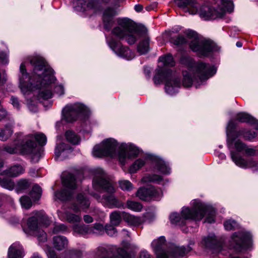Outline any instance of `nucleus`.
<instances>
[{"mask_svg": "<svg viewBox=\"0 0 258 258\" xmlns=\"http://www.w3.org/2000/svg\"><path fill=\"white\" fill-rule=\"evenodd\" d=\"M28 60L33 68V76L31 78L26 72L27 62L21 63L20 70L21 76L20 77V87L24 93L33 89H45L39 93L40 97L48 99L52 94L48 88L56 80L53 76V71L47 64L44 59L39 56H30Z\"/></svg>", "mask_w": 258, "mask_h": 258, "instance_id": "f257e3e1", "label": "nucleus"}, {"mask_svg": "<svg viewBox=\"0 0 258 258\" xmlns=\"http://www.w3.org/2000/svg\"><path fill=\"white\" fill-rule=\"evenodd\" d=\"M180 61L187 67V70L183 71L182 85L184 87H189L195 82L197 88L199 82L207 80L216 72L214 66L202 61L196 62L188 56H182Z\"/></svg>", "mask_w": 258, "mask_h": 258, "instance_id": "f03ea898", "label": "nucleus"}, {"mask_svg": "<svg viewBox=\"0 0 258 258\" xmlns=\"http://www.w3.org/2000/svg\"><path fill=\"white\" fill-rule=\"evenodd\" d=\"M92 184L95 189H101L108 193L102 196L97 193L91 194L98 202L102 203L104 206L110 208H124V204L113 195L116 191L113 182L109 179L102 169H98L96 170Z\"/></svg>", "mask_w": 258, "mask_h": 258, "instance_id": "7ed1b4c3", "label": "nucleus"}, {"mask_svg": "<svg viewBox=\"0 0 258 258\" xmlns=\"http://www.w3.org/2000/svg\"><path fill=\"white\" fill-rule=\"evenodd\" d=\"M192 209L188 207H183L181 215L177 213H173L170 215V220L172 224L182 226L185 224L187 219L201 220L206 214H207L205 222L212 223L215 222L214 217L216 214L215 209L200 200H194L191 202Z\"/></svg>", "mask_w": 258, "mask_h": 258, "instance_id": "20e7f679", "label": "nucleus"}, {"mask_svg": "<svg viewBox=\"0 0 258 258\" xmlns=\"http://www.w3.org/2000/svg\"><path fill=\"white\" fill-rule=\"evenodd\" d=\"M34 140L41 146L45 145L47 142L46 136L42 133H37L28 135L23 144L4 145L2 147V151L10 154L20 153L23 155H30L33 160L36 159L38 161L40 153Z\"/></svg>", "mask_w": 258, "mask_h": 258, "instance_id": "39448f33", "label": "nucleus"}, {"mask_svg": "<svg viewBox=\"0 0 258 258\" xmlns=\"http://www.w3.org/2000/svg\"><path fill=\"white\" fill-rule=\"evenodd\" d=\"M112 33L119 39H124L131 45L135 44L143 34L141 30L127 18L118 19L117 26L112 29Z\"/></svg>", "mask_w": 258, "mask_h": 258, "instance_id": "423d86ee", "label": "nucleus"}, {"mask_svg": "<svg viewBox=\"0 0 258 258\" xmlns=\"http://www.w3.org/2000/svg\"><path fill=\"white\" fill-rule=\"evenodd\" d=\"M90 205L89 199L84 194H80L77 197L76 203L69 208V210L66 211L64 213L58 211V216L61 219H65L70 223H79L81 220V217L78 213L81 210H87Z\"/></svg>", "mask_w": 258, "mask_h": 258, "instance_id": "0eeeda50", "label": "nucleus"}, {"mask_svg": "<svg viewBox=\"0 0 258 258\" xmlns=\"http://www.w3.org/2000/svg\"><path fill=\"white\" fill-rule=\"evenodd\" d=\"M190 40V48L200 56H208L211 52L217 50V47L212 41L199 38L197 33L192 30L185 32Z\"/></svg>", "mask_w": 258, "mask_h": 258, "instance_id": "6e6552de", "label": "nucleus"}, {"mask_svg": "<svg viewBox=\"0 0 258 258\" xmlns=\"http://www.w3.org/2000/svg\"><path fill=\"white\" fill-rule=\"evenodd\" d=\"M153 80L156 85L160 84L166 80L165 91L170 95L175 94L181 86L180 80L178 78L172 76L169 70L165 72L162 68H159L156 70Z\"/></svg>", "mask_w": 258, "mask_h": 258, "instance_id": "1a4fd4ad", "label": "nucleus"}, {"mask_svg": "<svg viewBox=\"0 0 258 258\" xmlns=\"http://www.w3.org/2000/svg\"><path fill=\"white\" fill-rule=\"evenodd\" d=\"M118 143L112 138L107 139L100 144L96 145L93 150V155L95 157H101L108 156L112 158L118 157L116 150Z\"/></svg>", "mask_w": 258, "mask_h": 258, "instance_id": "9d476101", "label": "nucleus"}, {"mask_svg": "<svg viewBox=\"0 0 258 258\" xmlns=\"http://www.w3.org/2000/svg\"><path fill=\"white\" fill-rule=\"evenodd\" d=\"M62 182L67 189L56 191L55 197L61 201L69 200L73 194L72 190L77 187L76 178L73 174L70 173H63L62 176Z\"/></svg>", "mask_w": 258, "mask_h": 258, "instance_id": "9b49d317", "label": "nucleus"}, {"mask_svg": "<svg viewBox=\"0 0 258 258\" xmlns=\"http://www.w3.org/2000/svg\"><path fill=\"white\" fill-rule=\"evenodd\" d=\"M88 108L81 103L67 105L62 110L63 118L67 122H73L81 115H86L89 113Z\"/></svg>", "mask_w": 258, "mask_h": 258, "instance_id": "f8f14e48", "label": "nucleus"}, {"mask_svg": "<svg viewBox=\"0 0 258 258\" xmlns=\"http://www.w3.org/2000/svg\"><path fill=\"white\" fill-rule=\"evenodd\" d=\"M223 10L220 12L217 10L208 7H203L200 12V16L205 20L215 19L223 16L226 11L231 12L234 9V5L231 0H221Z\"/></svg>", "mask_w": 258, "mask_h": 258, "instance_id": "ddd939ff", "label": "nucleus"}, {"mask_svg": "<svg viewBox=\"0 0 258 258\" xmlns=\"http://www.w3.org/2000/svg\"><path fill=\"white\" fill-rule=\"evenodd\" d=\"M39 219L35 215V212L28 219L27 227H23V231L28 235H35L40 241L44 242L47 239L46 234L44 231L39 229Z\"/></svg>", "mask_w": 258, "mask_h": 258, "instance_id": "4468645a", "label": "nucleus"}, {"mask_svg": "<svg viewBox=\"0 0 258 258\" xmlns=\"http://www.w3.org/2000/svg\"><path fill=\"white\" fill-rule=\"evenodd\" d=\"M118 149V158L122 164H125L127 159L135 158L139 154V150L131 144H121Z\"/></svg>", "mask_w": 258, "mask_h": 258, "instance_id": "2eb2a0df", "label": "nucleus"}, {"mask_svg": "<svg viewBox=\"0 0 258 258\" xmlns=\"http://www.w3.org/2000/svg\"><path fill=\"white\" fill-rule=\"evenodd\" d=\"M235 243L234 248L237 251L247 249L251 245V236L250 233L245 232L235 233L232 236Z\"/></svg>", "mask_w": 258, "mask_h": 258, "instance_id": "dca6fc26", "label": "nucleus"}, {"mask_svg": "<svg viewBox=\"0 0 258 258\" xmlns=\"http://www.w3.org/2000/svg\"><path fill=\"white\" fill-rule=\"evenodd\" d=\"M107 43L110 48L118 56L127 60L132 59L134 57V53L128 47L123 46L120 42L111 38L110 40H107Z\"/></svg>", "mask_w": 258, "mask_h": 258, "instance_id": "f3484780", "label": "nucleus"}, {"mask_svg": "<svg viewBox=\"0 0 258 258\" xmlns=\"http://www.w3.org/2000/svg\"><path fill=\"white\" fill-rule=\"evenodd\" d=\"M74 231L82 234L93 233L101 234L104 230L103 226L100 223H95L93 226H89L84 224L76 225L74 227Z\"/></svg>", "mask_w": 258, "mask_h": 258, "instance_id": "a211bd4d", "label": "nucleus"}, {"mask_svg": "<svg viewBox=\"0 0 258 258\" xmlns=\"http://www.w3.org/2000/svg\"><path fill=\"white\" fill-rule=\"evenodd\" d=\"M234 127V124L233 121L232 120H230L227 126V142L229 146L230 145V141L231 140V142H232L235 138L239 136L242 135L245 139L249 140L254 138L256 136V133L253 131H247L245 132L241 130L236 133L235 137H231L229 130L232 129Z\"/></svg>", "mask_w": 258, "mask_h": 258, "instance_id": "6ab92c4d", "label": "nucleus"}, {"mask_svg": "<svg viewBox=\"0 0 258 258\" xmlns=\"http://www.w3.org/2000/svg\"><path fill=\"white\" fill-rule=\"evenodd\" d=\"M176 3L179 7L191 15L197 14L200 7L196 0H177Z\"/></svg>", "mask_w": 258, "mask_h": 258, "instance_id": "aec40b11", "label": "nucleus"}, {"mask_svg": "<svg viewBox=\"0 0 258 258\" xmlns=\"http://www.w3.org/2000/svg\"><path fill=\"white\" fill-rule=\"evenodd\" d=\"M117 15L116 10L112 8L108 7L103 13L102 20L104 28L109 31L115 22L114 16Z\"/></svg>", "mask_w": 258, "mask_h": 258, "instance_id": "412c9836", "label": "nucleus"}, {"mask_svg": "<svg viewBox=\"0 0 258 258\" xmlns=\"http://www.w3.org/2000/svg\"><path fill=\"white\" fill-rule=\"evenodd\" d=\"M202 243L206 248L211 249L213 252H219L222 249L221 242L219 241L214 235L204 238Z\"/></svg>", "mask_w": 258, "mask_h": 258, "instance_id": "4be33fe9", "label": "nucleus"}, {"mask_svg": "<svg viewBox=\"0 0 258 258\" xmlns=\"http://www.w3.org/2000/svg\"><path fill=\"white\" fill-rule=\"evenodd\" d=\"M72 151L71 147L61 141L57 138L56 146L55 149V155L56 158L62 160L68 157V154Z\"/></svg>", "mask_w": 258, "mask_h": 258, "instance_id": "5701e85b", "label": "nucleus"}, {"mask_svg": "<svg viewBox=\"0 0 258 258\" xmlns=\"http://www.w3.org/2000/svg\"><path fill=\"white\" fill-rule=\"evenodd\" d=\"M231 157L235 164L241 168L254 167L257 164L255 161L252 160H245L243 158L241 157L238 153L234 151H231Z\"/></svg>", "mask_w": 258, "mask_h": 258, "instance_id": "b1692460", "label": "nucleus"}, {"mask_svg": "<svg viewBox=\"0 0 258 258\" xmlns=\"http://www.w3.org/2000/svg\"><path fill=\"white\" fill-rule=\"evenodd\" d=\"M165 238L161 236L158 239L154 240L151 246L157 254V258H169V255L162 250V248L165 243Z\"/></svg>", "mask_w": 258, "mask_h": 258, "instance_id": "393cba45", "label": "nucleus"}, {"mask_svg": "<svg viewBox=\"0 0 258 258\" xmlns=\"http://www.w3.org/2000/svg\"><path fill=\"white\" fill-rule=\"evenodd\" d=\"M24 255L23 248L19 243H14L8 249V258H23Z\"/></svg>", "mask_w": 258, "mask_h": 258, "instance_id": "a878e982", "label": "nucleus"}, {"mask_svg": "<svg viewBox=\"0 0 258 258\" xmlns=\"http://www.w3.org/2000/svg\"><path fill=\"white\" fill-rule=\"evenodd\" d=\"M24 171L25 169L21 165L15 164L1 172L0 175L15 177L23 174Z\"/></svg>", "mask_w": 258, "mask_h": 258, "instance_id": "bb28decb", "label": "nucleus"}, {"mask_svg": "<svg viewBox=\"0 0 258 258\" xmlns=\"http://www.w3.org/2000/svg\"><path fill=\"white\" fill-rule=\"evenodd\" d=\"M68 243L67 238L63 236L58 235L53 238V246L58 250L66 248L68 247Z\"/></svg>", "mask_w": 258, "mask_h": 258, "instance_id": "cd10ccee", "label": "nucleus"}, {"mask_svg": "<svg viewBox=\"0 0 258 258\" xmlns=\"http://www.w3.org/2000/svg\"><path fill=\"white\" fill-rule=\"evenodd\" d=\"M190 250L191 248L188 246L186 247L184 246L175 247L173 249L170 256L173 258H182Z\"/></svg>", "mask_w": 258, "mask_h": 258, "instance_id": "c85d7f7f", "label": "nucleus"}, {"mask_svg": "<svg viewBox=\"0 0 258 258\" xmlns=\"http://www.w3.org/2000/svg\"><path fill=\"white\" fill-rule=\"evenodd\" d=\"M122 214L124 220L130 225L138 226L142 223V221L139 217L135 216L124 212Z\"/></svg>", "mask_w": 258, "mask_h": 258, "instance_id": "c756f323", "label": "nucleus"}, {"mask_svg": "<svg viewBox=\"0 0 258 258\" xmlns=\"http://www.w3.org/2000/svg\"><path fill=\"white\" fill-rule=\"evenodd\" d=\"M236 117V119L241 122L256 124L258 122L255 118L245 112H239L237 113Z\"/></svg>", "mask_w": 258, "mask_h": 258, "instance_id": "7c9ffc66", "label": "nucleus"}, {"mask_svg": "<svg viewBox=\"0 0 258 258\" xmlns=\"http://www.w3.org/2000/svg\"><path fill=\"white\" fill-rule=\"evenodd\" d=\"M153 191V190L150 189V187L141 188L137 192V196L141 200L149 201L151 200L150 194Z\"/></svg>", "mask_w": 258, "mask_h": 258, "instance_id": "2f4dec72", "label": "nucleus"}, {"mask_svg": "<svg viewBox=\"0 0 258 258\" xmlns=\"http://www.w3.org/2000/svg\"><path fill=\"white\" fill-rule=\"evenodd\" d=\"M155 166L157 170L164 174H169L170 169L168 167L164 161L160 158L155 159Z\"/></svg>", "mask_w": 258, "mask_h": 258, "instance_id": "473e14b6", "label": "nucleus"}, {"mask_svg": "<svg viewBox=\"0 0 258 258\" xmlns=\"http://www.w3.org/2000/svg\"><path fill=\"white\" fill-rule=\"evenodd\" d=\"M13 133L12 125H6L5 128L0 129V140L2 141L7 140L11 136Z\"/></svg>", "mask_w": 258, "mask_h": 258, "instance_id": "72a5a7b5", "label": "nucleus"}, {"mask_svg": "<svg viewBox=\"0 0 258 258\" xmlns=\"http://www.w3.org/2000/svg\"><path fill=\"white\" fill-rule=\"evenodd\" d=\"M138 51L140 54L146 53L149 50V40L148 38L141 40L138 45Z\"/></svg>", "mask_w": 258, "mask_h": 258, "instance_id": "f704fd0d", "label": "nucleus"}, {"mask_svg": "<svg viewBox=\"0 0 258 258\" xmlns=\"http://www.w3.org/2000/svg\"><path fill=\"white\" fill-rule=\"evenodd\" d=\"M119 212V211H114L112 212L110 215V222L112 225L114 226H117L118 225L121 220V218H122V214L123 213Z\"/></svg>", "mask_w": 258, "mask_h": 258, "instance_id": "c9c22d12", "label": "nucleus"}, {"mask_svg": "<svg viewBox=\"0 0 258 258\" xmlns=\"http://www.w3.org/2000/svg\"><path fill=\"white\" fill-rule=\"evenodd\" d=\"M35 215L39 219V224L47 227L50 223V221L48 216L43 211L35 212Z\"/></svg>", "mask_w": 258, "mask_h": 258, "instance_id": "e433bc0d", "label": "nucleus"}, {"mask_svg": "<svg viewBox=\"0 0 258 258\" xmlns=\"http://www.w3.org/2000/svg\"><path fill=\"white\" fill-rule=\"evenodd\" d=\"M144 159H138L131 165L129 168L131 173H135L145 164Z\"/></svg>", "mask_w": 258, "mask_h": 258, "instance_id": "4c0bfd02", "label": "nucleus"}, {"mask_svg": "<svg viewBox=\"0 0 258 258\" xmlns=\"http://www.w3.org/2000/svg\"><path fill=\"white\" fill-rule=\"evenodd\" d=\"M159 61L162 62L164 66L172 67L175 64L172 56L169 54L160 57Z\"/></svg>", "mask_w": 258, "mask_h": 258, "instance_id": "58836bf2", "label": "nucleus"}, {"mask_svg": "<svg viewBox=\"0 0 258 258\" xmlns=\"http://www.w3.org/2000/svg\"><path fill=\"white\" fill-rule=\"evenodd\" d=\"M65 135L67 140L73 144H78L80 142L79 137L73 131H67Z\"/></svg>", "mask_w": 258, "mask_h": 258, "instance_id": "ea45409f", "label": "nucleus"}, {"mask_svg": "<svg viewBox=\"0 0 258 258\" xmlns=\"http://www.w3.org/2000/svg\"><path fill=\"white\" fill-rule=\"evenodd\" d=\"M42 189L38 185H34L30 192V196L34 200H38L41 198Z\"/></svg>", "mask_w": 258, "mask_h": 258, "instance_id": "a19ab883", "label": "nucleus"}, {"mask_svg": "<svg viewBox=\"0 0 258 258\" xmlns=\"http://www.w3.org/2000/svg\"><path fill=\"white\" fill-rule=\"evenodd\" d=\"M126 206L128 209L135 212L141 211L143 207L140 203L132 201H127L126 202Z\"/></svg>", "mask_w": 258, "mask_h": 258, "instance_id": "79ce46f5", "label": "nucleus"}, {"mask_svg": "<svg viewBox=\"0 0 258 258\" xmlns=\"http://www.w3.org/2000/svg\"><path fill=\"white\" fill-rule=\"evenodd\" d=\"M162 180V177L158 175H148L142 178V181L145 182H154L159 183Z\"/></svg>", "mask_w": 258, "mask_h": 258, "instance_id": "37998d69", "label": "nucleus"}, {"mask_svg": "<svg viewBox=\"0 0 258 258\" xmlns=\"http://www.w3.org/2000/svg\"><path fill=\"white\" fill-rule=\"evenodd\" d=\"M150 189L153 190V192L150 194L151 200H159L162 196L163 193L161 189L159 188L150 187Z\"/></svg>", "mask_w": 258, "mask_h": 258, "instance_id": "c03bdc74", "label": "nucleus"}, {"mask_svg": "<svg viewBox=\"0 0 258 258\" xmlns=\"http://www.w3.org/2000/svg\"><path fill=\"white\" fill-rule=\"evenodd\" d=\"M120 188L123 190H131L133 188L132 183L127 180H120L118 181Z\"/></svg>", "mask_w": 258, "mask_h": 258, "instance_id": "a18cd8bd", "label": "nucleus"}, {"mask_svg": "<svg viewBox=\"0 0 258 258\" xmlns=\"http://www.w3.org/2000/svg\"><path fill=\"white\" fill-rule=\"evenodd\" d=\"M20 201L22 207L26 209H29L32 206L31 200L28 196L22 197L20 199Z\"/></svg>", "mask_w": 258, "mask_h": 258, "instance_id": "49530a36", "label": "nucleus"}, {"mask_svg": "<svg viewBox=\"0 0 258 258\" xmlns=\"http://www.w3.org/2000/svg\"><path fill=\"white\" fill-rule=\"evenodd\" d=\"M224 226L226 230H233L238 226V225L235 221L229 219L224 222Z\"/></svg>", "mask_w": 258, "mask_h": 258, "instance_id": "de8ad7c7", "label": "nucleus"}, {"mask_svg": "<svg viewBox=\"0 0 258 258\" xmlns=\"http://www.w3.org/2000/svg\"><path fill=\"white\" fill-rule=\"evenodd\" d=\"M171 42L176 45H180L185 43L187 41L186 39L181 35L173 37L171 39Z\"/></svg>", "mask_w": 258, "mask_h": 258, "instance_id": "09e8293b", "label": "nucleus"}, {"mask_svg": "<svg viewBox=\"0 0 258 258\" xmlns=\"http://www.w3.org/2000/svg\"><path fill=\"white\" fill-rule=\"evenodd\" d=\"M76 5L78 7H80L83 10H86V8L91 9L93 8V3L89 2L86 4L87 0H75Z\"/></svg>", "mask_w": 258, "mask_h": 258, "instance_id": "8fccbe9b", "label": "nucleus"}, {"mask_svg": "<svg viewBox=\"0 0 258 258\" xmlns=\"http://www.w3.org/2000/svg\"><path fill=\"white\" fill-rule=\"evenodd\" d=\"M29 186V183L27 180L25 179H20L18 181L17 189L18 191L27 189Z\"/></svg>", "mask_w": 258, "mask_h": 258, "instance_id": "3c124183", "label": "nucleus"}, {"mask_svg": "<svg viewBox=\"0 0 258 258\" xmlns=\"http://www.w3.org/2000/svg\"><path fill=\"white\" fill-rule=\"evenodd\" d=\"M234 146L238 152H242L244 151L246 145L240 140H237L235 142Z\"/></svg>", "mask_w": 258, "mask_h": 258, "instance_id": "603ef678", "label": "nucleus"}, {"mask_svg": "<svg viewBox=\"0 0 258 258\" xmlns=\"http://www.w3.org/2000/svg\"><path fill=\"white\" fill-rule=\"evenodd\" d=\"M104 229L107 234L110 236H113L116 233V229L112 225H106Z\"/></svg>", "mask_w": 258, "mask_h": 258, "instance_id": "864d4df0", "label": "nucleus"}, {"mask_svg": "<svg viewBox=\"0 0 258 258\" xmlns=\"http://www.w3.org/2000/svg\"><path fill=\"white\" fill-rule=\"evenodd\" d=\"M67 229V226L64 224H59L56 225L53 228V233H58L60 232H62L66 231Z\"/></svg>", "mask_w": 258, "mask_h": 258, "instance_id": "5fc2aeb1", "label": "nucleus"}, {"mask_svg": "<svg viewBox=\"0 0 258 258\" xmlns=\"http://www.w3.org/2000/svg\"><path fill=\"white\" fill-rule=\"evenodd\" d=\"M54 91L59 95H61L64 94V88L61 85H56L55 86Z\"/></svg>", "mask_w": 258, "mask_h": 258, "instance_id": "6e6d98bb", "label": "nucleus"}, {"mask_svg": "<svg viewBox=\"0 0 258 258\" xmlns=\"http://www.w3.org/2000/svg\"><path fill=\"white\" fill-rule=\"evenodd\" d=\"M246 156H253L255 154V151L252 148L245 147L244 151Z\"/></svg>", "mask_w": 258, "mask_h": 258, "instance_id": "4d7b16f0", "label": "nucleus"}, {"mask_svg": "<svg viewBox=\"0 0 258 258\" xmlns=\"http://www.w3.org/2000/svg\"><path fill=\"white\" fill-rule=\"evenodd\" d=\"M0 60L3 63H7L8 62L7 54L4 52H0Z\"/></svg>", "mask_w": 258, "mask_h": 258, "instance_id": "13d9d810", "label": "nucleus"}, {"mask_svg": "<svg viewBox=\"0 0 258 258\" xmlns=\"http://www.w3.org/2000/svg\"><path fill=\"white\" fill-rule=\"evenodd\" d=\"M70 253L72 255H75L77 258H80L82 256V251L78 249H72L70 250Z\"/></svg>", "mask_w": 258, "mask_h": 258, "instance_id": "bf43d9fd", "label": "nucleus"}, {"mask_svg": "<svg viewBox=\"0 0 258 258\" xmlns=\"http://www.w3.org/2000/svg\"><path fill=\"white\" fill-rule=\"evenodd\" d=\"M11 100L12 101V103L13 105V106L16 107L17 109H19L20 108V104L19 102L18 101V100L17 98H15L14 97H12L11 98Z\"/></svg>", "mask_w": 258, "mask_h": 258, "instance_id": "052dcab7", "label": "nucleus"}, {"mask_svg": "<svg viewBox=\"0 0 258 258\" xmlns=\"http://www.w3.org/2000/svg\"><path fill=\"white\" fill-rule=\"evenodd\" d=\"M83 219L84 221L87 223H91L93 221V218L88 215H84Z\"/></svg>", "mask_w": 258, "mask_h": 258, "instance_id": "680f3d73", "label": "nucleus"}, {"mask_svg": "<svg viewBox=\"0 0 258 258\" xmlns=\"http://www.w3.org/2000/svg\"><path fill=\"white\" fill-rule=\"evenodd\" d=\"M47 255L48 258H58L55 252L52 250H49Z\"/></svg>", "mask_w": 258, "mask_h": 258, "instance_id": "e2e57ef3", "label": "nucleus"}, {"mask_svg": "<svg viewBox=\"0 0 258 258\" xmlns=\"http://www.w3.org/2000/svg\"><path fill=\"white\" fill-rule=\"evenodd\" d=\"M140 258H151V257L147 251H142L140 253Z\"/></svg>", "mask_w": 258, "mask_h": 258, "instance_id": "0e129e2a", "label": "nucleus"}, {"mask_svg": "<svg viewBox=\"0 0 258 258\" xmlns=\"http://www.w3.org/2000/svg\"><path fill=\"white\" fill-rule=\"evenodd\" d=\"M7 111L5 109H0V120L4 118L7 115Z\"/></svg>", "mask_w": 258, "mask_h": 258, "instance_id": "69168bd1", "label": "nucleus"}, {"mask_svg": "<svg viewBox=\"0 0 258 258\" xmlns=\"http://www.w3.org/2000/svg\"><path fill=\"white\" fill-rule=\"evenodd\" d=\"M143 9V7L141 5H136L135 6V10L137 12H140L142 11Z\"/></svg>", "mask_w": 258, "mask_h": 258, "instance_id": "338daca9", "label": "nucleus"}, {"mask_svg": "<svg viewBox=\"0 0 258 258\" xmlns=\"http://www.w3.org/2000/svg\"><path fill=\"white\" fill-rule=\"evenodd\" d=\"M31 258H42V257L37 253H35L33 254Z\"/></svg>", "mask_w": 258, "mask_h": 258, "instance_id": "774afa93", "label": "nucleus"}]
</instances>
